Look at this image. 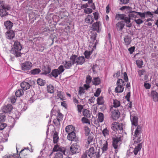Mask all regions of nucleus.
Returning a JSON list of instances; mask_svg holds the SVG:
<instances>
[{
	"instance_id": "nucleus-2",
	"label": "nucleus",
	"mask_w": 158,
	"mask_h": 158,
	"mask_svg": "<svg viewBox=\"0 0 158 158\" xmlns=\"http://www.w3.org/2000/svg\"><path fill=\"white\" fill-rule=\"evenodd\" d=\"M0 6L1 8L0 9V15L2 17L8 15L7 11L9 10L10 7L9 5L5 4L3 1H0Z\"/></svg>"
},
{
	"instance_id": "nucleus-47",
	"label": "nucleus",
	"mask_w": 158,
	"mask_h": 158,
	"mask_svg": "<svg viewBox=\"0 0 158 158\" xmlns=\"http://www.w3.org/2000/svg\"><path fill=\"white\" fill-rule=\"evenodd\" d=\"M37 84L40 86H44L45 84V82L44 80H42L40 78L37 79Z\"/></svg>"
},
{
	"instance_id": "nucleus-12",
	"label": "nucleus",
	"mask_w": 158,
	"mask_h": 158,
	"mask_svg": "<svg viewBox=\"0 0 158 158\" xmlns=\"http://www.w3.org/2000/svg\"><path fill=\"white\" fill-rule=\"evenodd\" d=\"M112 139V146L113 148L116 149L118 148V145L119 143L121 140V138L120 137H113Z\"/></svg>"
},
{
	"instance_id": "nucleus-25",
	"label": "nucleus",
	"mask_w": 158,
	"mask_h": 158,
	"mask_svg": "<svg viewBox=\"0 0 158 158\" xmlns=\"http://www.w3.org/2000/svg\"><path fill=\"white\" fill-rule=\"evenodd\" d=\"M94 19L93 16L90 15H88L85 19V22L89 24H91L94 22Z\"/></svg>"
},
{
	"instance_id": "nucleus-45",
	"label": "nucleus",
	"mask_w": 158,
	"mask_h": 158,
	"mask_svg": "<svg viewBox=\"0 0 158 158\" xmlns=\"http://www.w3.org/2000/svg\"><path fill=\"white\" fill-rule=\"evenodd\" d=\"M132 124L133 125L136 126L138 125V118L134 116L132 118V119L131 120Z\"/></svg>"
},
{
	"instance_id": "nucleus-56",
	"label": "nucleus",
	"mask_w": 158,
	"mask_h": 158,
	"mask_svg": "<svg viewBox=\"0 0 158 158\" xmlns=\"http://www.w3.org/2000/svg\"><path fill=\"white\" fill-rule=\"evenodd\" d=\"M81 120L83 123L90 124V121L89 120L85 117L82 118Z\"/></svg>"
},
{
	"instance_id": "nucleus-9",
	"label": "nucleus",
	"mask_w": 158,
	"mask_h": 158,
	"mask_svg": "<svg viewBox=\"0 0 158 158\" xmlns=\"http://www.w3.org/2000/svg\"><path fill=\"white\" fill-rule=\"evenodd\" d=\"M30 151L28 148L22 149L19 153V158H28Z\"/></svg>"
},
{
	"instance_id": "nucleus-6",
	"label": "nucleus",
	"mask_w": 158,
	"mask_h": 158,
	"mask_svg": "<svg viewBox=\"0 0 158 158\" xmlns=\"http://www.w3.org/2000/svg\"><path fill=\"white\" fill-rule=\"evenodd\" d=\"M111 117L112 119L114 120L117 119L120 117V112L118 109L114 110L113 107L111 108Z\"/></svg>"
},
{
	"instance_id": "nucleus-3",
	"label": "nucleus",
	"mask_w": 158,
	"mask_h": 158,
	"mask_svg": "<svg viewBox=\"0 0 158 158\" xmlns=\"http://www.w3.org/2000/svg\"><path fill=\"white\" fill-rule=\"evenodd\" d=\"M117 86L115 89V92L117 93H121L123 92L124 88V86L125 83L122 79H119L117 82Z\"/></svg>"
},
{
	"instance_id": "nucleus-15",
	"label": "nucleus",
	"mask_w": 158,
	"mask_h": 158,
	"mask_svg": "<svg viewBox=\"0 0 158 158\" xmlns=\"http://www.w3.org/2000/svg\"><path fill=\"white\" fill-rule=\"evenodd\" d=\"M6 38L9 40H12L15 37L14 32L11 30L7 31L5 33Z\"/></svg>"
},
{
	"instance_id": "nucleus-23",
	"label": "nucleus",
	"mask_w": 158,
	"mask_h": 158,
	"mask_svg": "<svg viewBox=\"0 0 158 158\" xmlns=\"http://www.w3.org/2000/svg\"><path fill=\"white\" fill-rule=\"evenodd\" d=\"M124 20L125 23H126V26L127 27H130L131 26V18L129 16H126V15H125L124 17V19H123Z\"/></svg>"
},
{
	"instance_id": "nucleus-8",
	"label": "nucleus",
	"mask_w": 158,
	"mask_h": 158,
	"mask_svg": "<svg viewBox=\"0 0 158 158\" xmlns=\"http://www.w3.org/2000/svg\"><path fill=\"white\" fill-rule=\"evenodd\" d=\"M21 69L23 71L30 70L32 66V63L29 61H26L21 64Z\"/></svg>"
},
{
	"instance_id": "nucleus-50",
	"label": "nucleus",
	"mask_w": 158,
	"mask_h": 158,
	"mask_svg": "<svg viewBox=\"0 0 158 158\" xmlns=\"http://www.w3.org/2000/svg\"><path fill=\"white\" fill-rule=\"evenodd\" d=\"M125 15L124 14H117L116 15L115 19L118 20H119V19L121 20H123L124 19V17Z\"/></svg>"
},
{
	"instance_id": "nucleus-20",
	"label": "nucleus",
	"mask_w": 158,
	"mask_h": 158,
	"mask_svg": "<svg viewBox=\"0 0 158 158\" xmlns=\"http://www.w3.org/2000/svg\"><path fill=\"white\" fill-rule=\"evenodd\" d=\"M4 25L6 29L10 30L12 28L13 24L10 21L8 20L5 22Z\"/></svg>"
},
{
	"instance_id": "nucleus-39",
	"label": "nucleus",
	"mask_w": 158,
	"mask_h": 158,
	"mask_svg": "<svg viewBox=\"0 0 158 158\" xmlns=\"http://www.w3.org/2000/svg\"><path fill=\"white\" fill-rule=\"evenodd\" d=\"M97 104L98 105H102L104 103L103 98L102 97H100L98 98L97 100Z\"/></svg>"
},
{
	"instance_id": "nucleus-60",
	"label": "nucleus",
	"mask_w": 158,
	"mask_h": 158,
	"mask_svg": "<svg viewBox=\"0 0 158 158\" xmlns=\"http://www.w3.org/2000/svg\"><path fill=\"white\" fill-rule=\"evenodd\" d=\"M63 115L61 113H58V115L57 116L56 118L60 121H62L63 119Z\"/></svg>"
},
{
	"instance_id": "nucleus-30",
	"label": "nucleus",
	"mask_w": 158,
	"mask_h": 158,
	"mask_svg": "<svg viewBox=\"0 0 158 158\" xmlns=\"http://www.w3.org/2000/svg\"><path fill=\"white\" fill-rule=\"evenodd\" d=\"M73 65L72 64L70 61H65L64 62V67L66 69H70Z\"/></svg>"
},
{
	"instance_id": "nucleus-5",
	"label": "nucleus",
	"mask_w": 158,
	"mask_h": 158,
	"mask_svg": "<svg viewBox=\"0 0 158 158\" xmlns=\"http://www.w3.org/2000/svg\"><path fill=\"white\" fill-rule=\"evenodd\" d=\"M64 70V66L61 65L58 67L57 69H55L52 70L51 72L52 76L54 77L55 78L57 77L58 75L61 74Z\"/></svg>"
},
{
	"instance_id": "nucleus-58",
	"label": "nucleus",
	"mask_w": 158,
	"mask_h": 158,
	"mask_svg": "<svg viewBox=\"0 0 158 158\" xmlns=\"http://www.w3.org/2000/svg\"><path fill=\"white\" fill-rule=\"evenodd\" d=\"M133 11H130V13L129 14V16L130 18H136L137 17L136 15L134 14L133 13H134Z\"/></svg>"
},
{
	"instance_id": "nucleus-61",
	"label": "nucleus",
	"mask_w": 158,
	"mask_h": 158,
	"mask_svg": "<svg viewBox=\"0 0 158 158\" xmlns=\"http://www.w3.org/2000/svg\"><path fill=\"white\" fill-rule=\"evenodd\" d=\"M6 116L2 113H0V122H4Z\"/></svg>"
},
{
	"instance_id": "nucleus-13",
	"label": "nucleus",
	"mask_w": 158,
	"mask_h": 158,
	"mask_svg": "<svg viewBox=\"0 0 158 158\" xmlns=\"http://www.w3.org/2000/svg\"><path fill=\"white\" fill-rule=\"evenodd\" d=\"M13 109V106L10 104L3 106L2 108V111L4 113H9Z\"/></svg>"
},
{
	"instance_id": "nucleus-21",
	"label": "nucleus",
	"mask_w": 158,
	"mask_h": 158,
	"mask_svg": "<svg viewBox=\"0 0 158 158\" xmlns=\"http://www.w3.org/2000/svg\"><path fill=\"white\" fill-rule=\"evenodd\" d=\"M66 132L68 134L75 131V127L72 125L67 126L65 128Z\"/></svg>"
},
{
	"instance_id": "nucleus-1",
	"label": "nucleus",
	"mask_w": 158,
	"mask_h": 158,
	"mask_svg": "<svg viewBox=\"0 0 158 158\" xmlns=\"http://www.w3.org/2000/svg\"><path fill=\"white\" fill-rule=\"evenodd\" d=\"M14 48L11 51V52L16 57L21 56V50L22 49V46L20 43L17 40L14 41Z\"/></svg>"
},
{
	"instance_id": "nucleus-17",
	"label": "nucleus",
	"mask_w": 158,
	"mask_h": 158,
	"mask_svg": "<svg viewBox=\"0 0 158 158\" xmlns=\"http://www.w3.org/2000/svg\"><path fill=\"white\" fill-rule=\"evenodd\" d=\"M135 13L137 14V15H139L141 19L144 18L147 15H152V14L150 11H148L144 12V13H141L140 12H137L136 11H133Z\"/></svg>"
},
{
	"instance_id": "nucleus-10",
	"label": "nucleus",
	"mask_w": 158,
	"mask_h": 158,
	"mask_svg": "<svg viewBox=\"0 0 158 158\" xmlns=\"http://www.w3.org/2000/svg\"><path fill=\"white\" fill-rule=\"evenodd\" d=\"M65 148L60 146L57 144L54 145V148L52 149V152L59 151L61 152L63 154L65 155Z\"/></svg>"
},
{
	"instance_id": "nucleus-19",
	"label": "nucleus",
	"mask_w": 158,
	"mask_h": 158,
	"mask_svg": "<svg viewBox=\"0 0 158 158\" xmlns=\"http://www.w3.org/2000/svg\"><path fill=\"white\" fill-rule=\"evenodd\" d=\"M85 58L84 56H79L76 59V63L77 65H82L85 62Z\"/></svg>"
},
{
	"instance_id": "nucleus-62",
	"label": "nucleus",
	"mask_w": 158,
	"mask_h": 158,
	"mask_svg": "<svg viewBox=\"0 0 158 158\" xmlns=\"http://www.w3.org/2000/svg\"><path fill=\"white\" fill-rule=\"evenodd\" d=\"M92 10L91 9L87 8L85 9L84 10L85 13L86 14L91 13L92 12Z\"/></svg>"
},
{
	"instance_id": "nucleus-43",
	"label": "nucleus",
	"mask_w": 158,
	"mask_h": 158,
	"mask_svg": "<svg viewBox=\"0 0 158 158\" xmlns=\"http://www.w3.org/2000/svg\"><path fill=\"white\" fill-rule=\"evenodd\" d=\"M136 64L139 68L142 67L143 62L142 60H137L136 61Z\"/></svg>"
},
{
	"instance_id": "nucleus-29",
	"label": "nucleus",
	"mask_w": 158,
	"mask_h": 158,
	"mask_svg": "<svg viewBox=\"0 0 158 158\" xmlns=\"http://www.w3.org/2000/svg\"><path fill=\"white\" fill-rule=\"evenodd\" d=\"M141 133V128L140 126H138L135 132L134 136H140Z\"/></svg>"
},
{
	"instance_id": "nucleus-40",
	"label": "nucleus",
	"mask_w": 158,
	"mask_h": 158,
	"mask_svg": "<svg viewBox=\"0 0 158 158\" xmlns=\"http://www.w3.org/2000/svg\"><path fill=\"white\" fill-rule=\"evenodd\" d=\"M23 90L22 89H19L16 91L15 94L16 97H20L23 95Z\"/></svg>"
},
{
	"instance_id": "nucleus-28",
	"label": "nucleus",
	"mask_w": 158,
	"mask_h": 158,
	"mask_svg": "<svg viewBox=\"0 0 158 158\" xmlns=\"http://www.w3.org/2000/svg\"><path fill=\"white\" fill-rule=\"evenodd\" d=\"M124 40L125 44L126 45H129L131 42V37L128 35H126L124 37Z\"/></svg>"
},
{
	"instance_id": "nucleus-11",
	"label": "nucleus",
	"mask_w": 158,
	"mask_h": 158,
	"mask_svg": "<svg viewBox=\"0 0 158 158\" xmlns=\"http://www.w3.org/2000/svg\"><path fill=\"white\" fill-rule=\"evenodd\" d=\"M70 151L73 153H78L80 151L79 146L77 143H73L70 147Z\"/></svg>"
},
{
	"instance_id": "nucleus-22",
	"label": "nucleus",
	"mask_w": 158,
	"mask_h": 158,
	"mask_svg": "<svg viewBox=\"0 0 158 158\" xmlns=\"http://www.w3.org/2000/svg\"><path fill=\"white\" fill-rule=\"evenodd\" d=\"M76 138V135L75 131L68 134L67 136L68 139L71 141H74Z\"/></svg>"
},
{
	"instance_id": "nucleus-34",
	"label": "nucleus",
	"mask_w": 158,
	"mask_h": 158,
	"mask_svg": "<svg viewBox=\"0 0 158 158\" xmlns=\"http://www.w3.org/2000/svg\"><path fill=\"white\" fill-rule=\"evenodd\" d=\"M51 71V69L48 65L45 66L44 68L43 73L44 74H47L49 73Z\"/></svg>"
},
{
	"instance_id": "nucleus-63",
	"label": "nucleus",
	"mask_w": 158,
	"mask_h": 158,
	"mask_svg": "<svg viewBox=\"0 0 158 158\" xmlns=\"http://www.w3.org/2000/svg\"><path fill=\"white\" fill-rule=\"evenodd\" d=\"M134 21L137 24L139 25L143 23V21L140 19H135Z\"/></svg>"
},
{
	"instance_id": "nucleus-46",
	"label": "nucleus",
	"mask_w": 158,
	"mask_h": 158,
	"mask_svg": "<svg viewBox=\"0 0 158 158\" xmlns=\"http://www.w3.org/2000/svg\"><path fill=\"white\" fill-rule=\"evenodd\" d=\"M134 140V144H137L139 143H140L141 141V137L140 136H135V138Z\"/></svg>"
},
{
	"instance_id": "nucleus-16",
	"label": "nucleus",
	"mask_w": 158,
	"mask_h": 158,
	"mask_svg": "<svg viewBox=\"0 0 158 158\" xmlns=\"http://www.w3.org/2000/svg\"><path fill=\"white\" fill-rule=\"evenodd\" d=\"M142 147V143H139L137 144L134 148L132 153H133L135 155H137L138 153L139 152Z\"/></svg>"
},
{
	"instance_id": "nucleus-24",
	"label": "nucleus",
	"mask_w": 158,
	"mask_h": 158,
	"mask_svg": "<svg viewBox=\"0 0 158 158\" xmlns=\"http://www.w3.org/2000/svg\"><path fill=\"white\" fill-rule=\"evenodd\" d=\"M151 95L154 102L158 101V93L157 92L153 90L151 92Z\"/></svg>"
},
{
	"instance_id": "nucleus-59",
	"label": "nucleus",
	"mask_w": 158,
	"mask_h": 158,
	"mask_svg": "<svg viewBox=\"0 0 158 158\" xmlns=\"http://www.w3.org/2000/svg\"><path fill=\"white\" fill-rule=\"evenodd\" d=\"M77 108L78 113H79L80 114H81V112L83 108V106L81 105H77Z\"/></svg>"
},
{
	"instance_id": "nucleus-64",
	"label": "nucleus",
	"mask_w": 158,
	"mask_h": 158,
	"mask_svg": "<svg viewBox=\"0 0 158 158\" xmlns=\"http://www.w3.org/2000/svg\"><path fill=\"white\" fill-rule=\"evenodd\" d=\"M6 126V124L5 123H0V130L3 129Z\"/></svg>"
},
{
	"instance_id": "nucleus-7",
	"label": "nucleus",
	"mask_w": 158,
	"mask_h": 158,
	"mask_svg": "<svg viewBox=\"0 0 158 158\" xmlns=\"http://www.w3.org/2000/svg\"><path fill=\"white\" fill-rule=\"evenodd\" d=\"M97 35V34L96 33H93L91 35L90 38V44H92L91 46L92 47V48L93 50L94 49L96 48V45L98 44V41L96 39Z\"/></svg>"
},
{
	"instance_id": "nucleus-36",
	"label": "nucleus",
	"mask_w": 158,
	"mask_h": 158,
	"mask_svg": "<svg viewBox=\"0 0 158 158\" xmlns=\"http://www.w3.org/2000/svg\"><path fill=\"white\" fill-rule=\"evenodd\" d=\"M98 121L100 123L102 122L104 119V115L103 113L99 112L98 114Z\"/></svg>"
},
{
	"instance_id": "nucleus-33",
	"label": "nucleus",
	"mask_w": 158,
	"mask_h": 158,
	"mask_svg": "<svg viewBox=\"0 0 158 158\" xmlns=\"http://www.w3.org/2000/svg\"><path fill=\"white\" fill-rule=\"evenodd\" d=\"M77 56L76 55L73 54L71 56L70 59V61H71V63L73 65L76 63V59Z\"/></svg>"
},
{
	"instance_id": "nucleus-53",
	"label": "nucleus",
	"mask_w": 158,
	"mask_h": 158,
	"mask_svg": "<svg viewBox=\"0 0 158 158\" xmlns=\"http://www.w3.org/2000/svg\"><path fill=\"white\" fill-rule=\"evenodd\" d=\"M146 71L144 69L139 70L138 71V73L139 76L140 77H141L142 75H144V73H145Z\"/></svg>"
},
{
	"instance_id": "nucleus-55",
	"label": "nucleus",
	"mask_w": 158,
	"mask_h": 158,
	"mask_svg": "<svg viewBox=\"0 0 158 158\" xmlns=\"http://www.w3.org/2000/svg\"><path fill=\"white\" fill-rule=\"evenodd\" d=\"M101 91V89L100 88H98L97 89L95 92L94 93V96L96 97H98L100 95Z\"/></svg>"
},
{
	"instance_id": "nucleus-18",
	"label": "nucleus",
	"mask_w": 158,
	"mask_h": 158,
	"mask_svg": "<svg viewBox=\"0 0 158 158\" xmlns=\"http://www.w3.org/2000/svg\"><path fill=\"white\" fill-rule=\"evenodd\" d=\"M20 86L23 90H26L29 89L31 85L28 82L23 81L21 83Z\"/></svg>"
},
{
	"instance_id": "nucleus-42",
	"label": "nucleus",
	"mask_w": 158,
	"mask_h": 158,
	"mask_svg": "<svg viewBox=\"0 0 158 158\" xmlns=\"http://www.w3.org/2000/svg\"><path fill=\"white\" fill-rule=\"evenodd\" d=\"M113 107L116 108L119 106L120 105V102L119 101L115 99L114 100L113 102Z\"/></svg>"
},
{
	"instance_id": "nucleus-4",
	"label": "nucleus",
	"mask_w": 158,
	"mask_h": 158,
	"mask_svg": "<svg viewBox=\"0 0 158 158\" xmlns=\"http://www.w3.org/2000/svg\"><path fill=\"white\" fill-rule=\"evenodd\" d=\"M111 128L115 131H118V132L121 133L123 132V126L122 123L118 122L113 123L111 126Z\"/></svg>"
},
{
	"instance_id": "nucleus-44",
	"label": "nucleus",
	"mask_w": 158,
	"mask_h": 158,
	"mask_svg": "<svg viewBox=\"0 0 158 158\" xmlns=\"http://www.w3.org/2000/svg\"><path fill=\"white\" fill-rule=\"evenodd\" d=\"M57 96L61 100L63 101L64 100V97L63 92L61 91L58 92Z\"/></svg>"
},
{
	"instance_id": "nucleus-31",
	"label": "nucleus",
	"mask_w": 158,
	"mask_h": 158,
	"mask_svg": "<svg viewBox=\"0 0 158 158\" xmlns=\"http://www.w3.org/2000/svg\"><path fill=\"white\" fill-rule=\"evenodd\" d=\"M93 85H99L101 83V80L98 77H94L92 81Z\"/></svg>"
},
{
	"instance_id": "nucleus-54",
	"label": "nucleus",
	"mask_w": 158,
	"mask_h": 158,
	"mask_svg": "<svg viewBox=\"0 0 158 158\" xmlns=\"http://www.w3.org/2000/svg\"><path fill=\"white\" fill-rule=\"evenodd\" d=\"M16 155L15 154H6L3 156V158H16Z\"/></svg>"
},
{
	"instance_id": "nucleus-27",
	"label": "nucleus",
	"mask_w": 158,
	"mask_h": 158,
	"mask_svg": "<svg viewBox=\"0 0 158 158\" xmlns=\"http://www.w3.org/2000/svg\"><path fill=\"white\" fill-rule=\"evenodd\" d=\"M124 24L122 21H119L116 24V27L118 30L122 31L124 27Z\"/></svg>"
},
{
	"instance_id": "nucleus-41",
	"label": "nucleus",
	"mask_w": 158,
	"mask_h": 158,
	"mask_svg": "<svg viewBox=\"0 0 158 158\" xmlns=\"http://www.w3.org/2000/svg\"><path fill=\"white\" fill-rule=\"evenodd\" d=\"M47 91L48 93L52 94L54 92V88L53 85H49L47 86Z\"/></svg>"
},
{
	"instance_id": "nucleus-52",
	"label": "nucleus",
	"mask_w": 158,
	"mask_h": 158,
	"mask_svg": "<svg viewBox=\"0 0 158 158\" xmlns=\"http://www.w3.org/2000/svg\"><path fill=\"white\" fill-rule=\"evenodd\" d=\"M63 154L62 153H56L55 155L54 158H63Z\"/></svg>"
},
{
	"instance_id": "nucleus-37",
	"label": "nucleus",
	"mask_w": 158,
	"mask_h": 158,
	"mask_svg": "<svg viewBox=\"0 0 158 158\" xmlns=\"http://www.w3.org/2000/svg\"><path fill=\"white\" fill-rule=\"evenodd\" d=\"M83 115L88 118L90 117V112L88 110L86 109H84L83 111Z\"/></svg>"
},
{
	"instance_id": "nucleus-49",
	"label": "nucleus",
	"mask_w": 158,
	"mask_h": 158,
	"mask_svg": "<svg viewBox=\"0 0 158 158\" xmlns=\"http://www.w3.org/2000/svg\"><path fill=\"white\" fill-rule=\"evenodd\" d=\"M102 133L104 136L106 137V136L109 135V131L107 128H106L102 130Z\"/></svg>"
},
{
	"instance_id": "nucleus-14",
	"label": "nucleus",
	"mask_w": 158,
	"mask_h": 158,
	"mask_svg": "<svg viewBox=\"0 0 158 158\" xmlns=\"http://www.w3.org/2000/svg\"><path fill=\"white\" fill-rule=\"evenodd\" d=\"M96 150L97 148L96 147L95 148L93 146L90 147L87 152L88 155L91 158L94 157L95 156V153L96 152Z\"/></svg>"
},
{
	"instance_id": "nucleus-26",
	"label": "nucleus",
	"mask_w": 158,
	"mask_h": 158,
	"mask_svg": "<svg viewBox=\"0 0 158 158\" xmlns=\"http://www.w3.org/2000/svg\"><path fill=\"white\" fill-rule=\"evenodd\" d=\"M99 22L94 23L92 26L93 30L96 31L98 32H99Z\"/></svg>"
},
{
	"instance_id": "nucleus-32",
	"label": "nucleus",
	"mask_w": 158,
	"mask_h": 158,
	"mask_svg": "<svg viewBox=\"0 0 158 158\" xmlns=\"http://www.w3.org/2000/svg\"><path fill=\"white\" fill-rule=\"evenodd\" d=\"M53 143L54 144H57L58 142L59 137L57 132H55L53 135Z\"/></svg>"
},
{
	"instance_id": "nucleus-57",
	"label": "nucleus",
	"mask_w": 158,
	"mask_h": 158,
	"mask_svg": "<svg viewBox=\"0 0 158 158\" xmlns=\"http://www.w3.org/2000/svg\"><path fill=\"white\" fill-rule=\"evenodd\" d=\"M60 120L56 118L53 120V123L56 126H57L60 125Z\"/></svg>"
},
{
	"instance_id": "nucleus-48",
	"label": "nucleus",
	"mask_w": 158,
	"mask_h": 158,
	"mask_svg": "<svg viewBox=\"0 0 158 158\" xmlns=\"http://www.w3.org/2000/svg\"><path fill=\"white\" fill-rule=\"evenodd\" d=\"M92 53V51H85L84 53V54L85 58L88 59L90 57V55Z\"/></svg>"
},
{
	"instance_id": "nucleus-38",
	"label": "nucleus",
	"mask_w": 158,
	"mask_h": 158,
	"mask_svg": "<svg viewBox=\"0 0 158 158\" xmlns=\"http://www.w3.org/2000/svg\"><path fill=\"white\" fill-rule=\"evenodd\" d=\"M102 147L101 148L102 152H105L108 149V143L107 141H104Z\"/></svg>"
},
{
	"instance_id": "nucleus-51",
	"label": "nucleus",
	"mask_w": 158,
	"mask_h": 158,
	"mask_svg": "<svg viewBox=\"0 0 158 158\" xmlns=\"http://www.w3.org/2000/svg\"><path fill=\"white\" fill-rule=\"evenodd\" d=\"M92 80V77L89 75L87 76L85 82L87 84H90Z\"/></svg>"
},
{
	"instance_id": "nucleus-35",
	"label": "nucleus",
	"mask_w": 158,
	"mask_h": 158,
	"mask_svg": "<svg viewBox=\"0 0 158 158\" xmlns=\"http://www.w3.org/2000/svg\"><path fill=\"white\" fill-rule=\"evenodd\" d=\"M41 72L40 69L39 68H35L31 70L30 73L32 75H35L39 74Z\"/></svg>"
}]
</instances>
